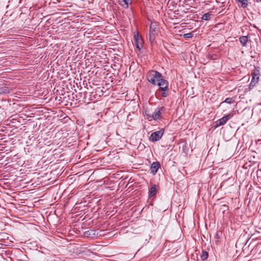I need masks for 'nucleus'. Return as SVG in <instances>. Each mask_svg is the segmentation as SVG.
Here are the masks:
<instances>
[{
    "instance_id": "3",
    "label": "nucleus",
    "mask_w": 261,
    "mask_h": 261,
    "mask_svg": "<svg viewBox=\"0 0 261 261\" xmlns=\"http://www.w3.org/2000/svg\"><path fill=\"white\" fill-rule=\"evenodd\" d=\"M239 2L241 3L243 5L246 4L247 0H238Z\"/></svg>"
},
{
    "instance_id": "4",
    "label": "nucleus",
    "mask_w": 261,
    "mask_h": 261,
    "mask_svg": "<svg viewBox=\"0 0 261 261\" xmlns=\"http://www.w3.org/2000/svg\"><path fill=\"white\" fill-rule=\"evenodd\" d=\"M155 191H156V189H155V188H152L151 189V192L152 193H153V194H155Z\"/></svg>"
},
{
    "instance_id": "2",
    "label": "nucleus",
    "mask_w": 261,
    "mask_h": 261,
    "mask_svg": "<svg viewBox=\"0 0 261 261\" xmlns=\"http://www.w3.org/2000/svg\"><path fill=\"white\" fill-rule=\"evenodd\" d=\"M158 163H153L152 164V166H151V168H154V169H156L157 168H158Z\"/></svg>"
},
{
    "instance_id": "1",
    "label": "nucleus",
    "mask_w": 261,
    "mask_h": 261,
    "mask_svg": "<svg viewBox=\"0 0 261 261\" xmlns=\"http://www.w3.org/2000/svg\"><path fill=\"white\" fill-rule=\"evenodd\" d=\"M159 86L163 91H166L167 89V83L164 80H161L160 81Z\"/></svg>"
}]
</instances>
